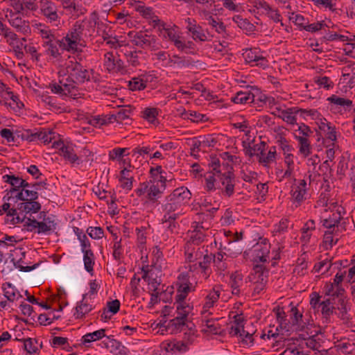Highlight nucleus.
<instances>
[{
	"mask_svg": "<svg viewBox=\"0 0 355 355\" xmlns=\"http://www.w3.org/2000/svg\"><path fill=\"white\" fill-rule=\"evenodd\" d=\"M98 21L96 11L92 12L89 18L78 20L69 28L65 36L58 39L56 37L42 43L44 54L50 59L58 60L61 57L59 47L71 53L81 52L88 42L92 40Z\"/></svg>",
	"mask_w": 355,
	"mask_h": 355,
	"instance_id": "nucleus-1",
	"label": "nucleus"
},
{
	"mask_svg": "<svg viewBox=\"0 0 355 355\" xmlns=\"http://www.w3.org/2000/svg\"><path fill=\"white\" fill-rule=\"evenodd\" d=\"M330 212L328 216L327 209H324V213L321 216V223L327 229L334 228L336 231H345L346 222L343 216L345 214V209L337 204H332V208H330Z\"/></svg>",
	"mask_w": 355,
	"mask_h": 355,
	"instance_id": "nucleus-2",
	"label": "nucleus"
},
{
	"mask_svg": "<svg viewBox=\"0 0 355 355\" xmlns=\"http://www.w3.org/2000/svg\"><path fill=\"white\" fill-rule=\"evenodd\" d=\"M78 85L79 84L73 78L66 73L59 80L58 83H51L49 88L54 94L76 98L81 94L78 89Z\"/></svg>",
	"mask_w": 355,
	"mask_h": 355,
	"instance_id": "nucleus-3",
	"label": "nucleus"
},
{
	"mask_svg": "<svg viewBox=\"0 0 355 355\" xmlns=\"http://www.w3.org/2000/svg\"><path fill=\"white\" fill-rule=\"evenodd\" d=\"M38 13L47 24L55 26L60 24L62 15L59 6L52 0H39Z\"/></svg>",
	"mask_w": 355,
	"mask_h": 355,
	"instance_id": "nucleus-4",
	"label": "nucleus"
},
{
	"mask_svg": "<svg viewBox=\"0 0 355 355\" xmlns=\"http://www.w3.org/2000/svg\"><path fill=\"white\" fill-rule=\"evenodd\" d=\"M131 43L142 49H150L156 51L159 49L157 43V39L155 35L148 34L146 31H131L127 34Z\"/></svg>",
	"mask_w": 355,
	"mask_h": 355,
	"instance_id": "nucleus-5",
	"label": "nucleus"
},
{
	"mask_svg": "<svg viewBox=\"0 0 355 355\" xmlns=\"http://www.w3.org/2000/svg\"><path fill=\"white\" fill-rule=\"evenodd\" d=\"M67 75L73 78L79 85L89 80V71L73 56H69L64 63Z\"/></svg>",
	"mask_w": 355,
	"mask_h": 355,
	"instance_id": "nucleus-6",
	"label": "nucleus"
},
{
	"mask_svg": "<svg viewBox=\"0 0 355 355\" xmlns=\"http://www.w3.org/2000/svg\"><path fill=\"white\" fill-rule=\"evenodd\" d=\"M135 193L142 200L150 203H155L164 193L149 180L139 183L138 187L135 190Z\"/></svg>",
	"mask_w": 355,
	"mask_h": 355,
	"instance_id": "nucleus-7",
	"label": "nucleus"
},
{
	"mask_svg": "<svg viewBox=\"0 0 355 355\" xmlns=\"http://www.w3.org/2000/svg\"><path fill=\"white\" fill-rule=\"evenodd\" d=\"M176 306L174 318L168 322V326L173 328V331L183 330L186 327L188 315L191 312L193 306L189 302L174 303Z\"/></svg>",
	"mask_w": 355,
	"mask_h": 355,
	"instance_id": "nucleus-8",
	"label": "nucleus"
},
{
	"mask_svg": "<svg viewBox=\"0 0 355 355\" xmlns=\"http://www.w3.org/2000/svg\"><path fill=\"white\" fill-rule=\"evenodd\" d=\"M3 203L0 206V216L5 215V222L9 225H17L24 221V218H20L17 212V207L12 205L17 202L15 198H9L8 200H3Z\"/></svg>",
	"mask_w": 355,
	"mask_h": 355,
	"instance_id": "nucleus-9",
	"label": "nucleus"
},
{
	"mask_svg": "<svg viewBox=\"0 0 355 355\" xmlns=\"http://www.w3.org/2000/svg\"><path fill=\"white\" fill-rule=\"evenodd\" d=\"M2 179L4 182L9 184L11 187L4 191V196L3 200H8L9 198H15L20 189L24 186L28 185V182L18 176L15 175L12 173L6 174L3 175Z\"/></svg>",
	"mask_w": 355,
	"mask_h": 355,
	"instance_id": "nucleus-10",
	"label": "nucleus"
},
{
	"mask_svg": "<svg viewBox=\"0 0 355 355\" xmlns=\"http://www.w3.org/2000/svg\"><path fill=\"white\" fill-rule=\"evenodd\" d=\"M218 185L223 195L226 197H231L234 193L235 177L232 172L226 171L223 173L218 174Z\"/></svg>",
	"mask_w": 355,
	"mask_h": 355,
	"instance_id": "nucleus-11",
	"label": "nucleus"
},
{
	"mask_svg": "<svg viewBox=\"0 0 355 355\" xmlns=\"http://www.w3.org/2000/svg\"><path fill=\"white\" fill-rule=\"evenodd\" d=\"M327 101L330 105L331 111L341 114L343 111L349 112L354 105L352 100L336 94H332L328 97Z\"/></svg>",
	"mask_w": 355,
	"mask_h": 355,
	"instance_id": "nucleus-12",
	"label": "nucleus"
},
{
	"mask_svg": "<svg viewBox=\"0 0 355 355\" xmlns=\"http://www.w3.org/2000/svg\"><path fill=\"white\" fill-rule=\"evenodd\" d=\"M103 64L105 68L112 73L124 74L127 71L123 61L114 56L112 52L105 53Z\"/></svg>",
	"mask_w": 355,
	"mask_h": 355,
	"instance_id": "nucleus-13",
	"label": "nucleus"
},
{
	"mask_svg": "<svg viewBox=\"0 0 355 355\" xmlns=\"http://www.w3.org/2000/svg\"><path fill=\"white\" fill-rule=\"evenodd\" d=\"M186 24V29L191 38L196 42H206L209 40V34H206L196 19L192 18H187L184 20Z\"/></svg>",
	"mask_w": 355,
	"mask_h": 355,
	"instance_id": "nucleus-14",
	"label": "nucleus"
},
{
	"mask_svg": "<svg viewBox=\"0 0 355 355\" xmlns=\"http://www.w3.org/2000/svg\"><path fill=\"white\" fill-rule=\"evenodd\" d=\"M149 180L156 185L161 191L164 192L166 188V183L172 180H168L166 172L163 170L162 166L151 167L149 171Z\"/></svg>",
	"mask_w": 355,
	"mask_h": 355,
	"instance_id": "nucleus-15",
	"label": "nucleus"
},
{
	"mask_svg": "<svg viewBox=\"0 0 355 355\" xmlns=\"http://www.w3.org/2000/svg\"><path fill=\"white\" fill-rule=\"evenodd\" d=\"M10 25L15 31L24 35H29L31 33L30 21L17 13H12L8 18Z\"/></svg>",
	"mask_w": 355,
	"mask_h": 355,
	"instance_id": "nucleus-16",
	"label": "nucleus"
},
{
	"mask_svg": "<svg viewBox=\"0 0 355 355\" xmlns=\"http://www.w3.org/2000/svg\"><path fill=\"white\" fill-rule=\"evenodd\" d=\"M270 244L266 241L256 243L250 250L255 262L266 263L269 259Z\"/></svg>",
	"mask_w": 355,
	"mask_h": 355,
	"instance_id": "nucleus-17",
	"label": "nucleus"
},
{
	"mask_svg": "<svg viewBox=\"0 0 355 355\" xmlns=\"http://www.w3.org/2000/svg\"><path fill=\"white\" fill-rule=\"evenodd\" d=\"M243 55L245 62L252 66H257L263 69L268 66L267 59L257 49H247Z\"/></svg>",
	"mask_w": 355,
	"mask_h": 355,
	"instance_id": "nucleus-18",
	"label": "nucleus"
},
{
	"mask_svg": "<svg viewBox=\"0 0 355 355\" xmlns=\"http://www.w3.org/2000/svg\"><path fill=\"white\" fill-rule=\"evenodd\" d=\"M42 182H36L32 185L28 182L26 187H22L20 191L17 193L15 199L18 201H24L28 200H37L38 198L37 189Z\"/></svg>",
	"mask_w": 355,
	"mask_h": 355,
	"instance_id": "nucleus-19",
	"label": "nucleus"
},
{
	"mask_svg": "<svg viewBox=\"0 0 355 355\" xmlns=\"http://www.w3.org/2000/svg\"><path fill=\"white\" fill-rule=\"evenodd\" d=\"M163 215L179 217L182 216L183 212V208L175 202L174 200H172L168 196H166L164 202L162 205Z\"/></svg>",
	"mask_w": 355,
	"mask_h": 355,
	"instance_id": "nucleus-20",
	"label": "nucleus"
},
{
	"mask_svg": "<svg viewBox=\"0 0 355 355\" xmlns=\"http://www.w3.org/2000/svg\"><path fill=\"white\" fill-rule=\"evenodd\" d=\"M88 293L84 294L82 300L76 304L73 313L76 319H83L87 313L94 309V304L88 301Z\"/></svg>",
	"mask_w": 355,
	"mask_h": 355,
	"instance_id": "nucleus-21",
	"label": "nucleus"
},
{
	"mask_svg": "<svg viewBox=\"0 0 355 355\" xmlns=\"http://www.w3.org/2000/svg\"><path fill=\"white\" fill-rule=\"evenodd\" d=\"M53 147L58 148L60 150V155L71 164H80V159L76 154L73 148L69 146H66L62 141H53Z\"/></svg>",
	"mask_w": 355,
	"mask_h": 355,
	"instance_id": "nucleus-22",
	"label": "nucleus"
},
{
	"mask_svg": "<svg viewBox=\"0 0 355 355\" xmlns=\"http://www.w3.org/2000/svg\"><path fill=\"white\" fill-rule=\"evenodd\" d=\"M290 320L292 325L295 326V329L299 331H305L309 325V322L304 320L302 313L295 306H293L290 310Z\"/></svg>",
	"mask_w": 355,
	"mask_h": 355,
	"instance_id": "nucleus-23",
	"label": "nucleus"
},
{
	"mask_svg": "<svg viewBox=\"0 0 355 355\" xmlns=\"http://www.w3.org/2000/svg\"><path fill=\"white\" fill-rule=\"evenodd\" d=\"M203 19L217 33L224 35L226 33V27L222 20L214 17L210 12L205 11L203 12Z\"/></svg>",
	"mask_w": 355,
	"mask_h": 355,
	"instance_id": "nucleus-24",
	"label": "nucleus"
},
{
	"mask_svg": "<svg viewBox=\"0 0 355 355\" xmlns=\"http://www.w3.org/2000/svg\"><path fill=\"white\" fill-rule=\"evenodd\" d=\"M220 286H214L209 291L207 295L205 297V302L202 306V313L205 314L209 311V309L214 307V304L218 302L220 295Z\"/></svg>",
	"mask_w": 355,
	"mask_h": 355,
	"instance_id": "nucleus-25",
	"label": "nucleus"
},
{
	"mask_svg": "<svg viewBox=\"0 0 355 355\" xmlns=\"http://www.w3.org/2000/svg\"><path fill=\"white\" fill-rule=\"evenodd\" d=\"M172 200H174L175 202L183 208V207L187 204L191 198V193L185 187H178L173 190V191L168 195Z\"/></svg>",
	"mask_w": 355,
	"mask_h": 355,
	"instance_id": "nucleus-26",
	"label": "nucleus"
},
{
	"mask_svg": "<svg viewBox=\"0 0 355 355\" xmlns=\"http://www.w3.org/2000/svg\"><path fill=\"white\" fill-rule=\"evenodd\" d=\"M307 184L306 180H300L298 184H295L291 189V196L294 202L300 204L306 199Z\"/></svg>",
	"mask_w": 355,
	"mask_h": 355,
	"instance_id": "nucleus-27",
	"label": "nucleus"
},
{
	"mask_svg": "<svg viewBox=\"0 0 355 355\" xmlns=\"http://www.w3.org/2000/svg\"><path fill=\"white\" fill-rule=\"evenodd\" d=\"M268 277V270L261 264H257L253 268V272L249 275L248 278L252 283H267Z\"/></svg>",
	"mask_w": 355,
	"mask_h": 355,
	"instance_id": "nucleus-28",
	"label": "nucleus"
},
{
	"mask_svg": "<svg viewBox=\"0 0 355 355\" xmlns=\"http://www.w3.org/2000/svg\"><path fill=\"white\" fill-rule=\"evenodd\" d=\"M241 253V250L232 251L230 248L220 243L218 251L213 255V263H215L216 260L223 262L228 261L229 259L236 257Z\"/></svg>",
	"mask_w": 355,
	"mask_h": 355,
	"instance_id": "nucleus-29",
	"label": "nucleus"
},
{
	"mask_svg": "<svg viewBox=\"0 0 355 355\" xmlns=\"http://www.w3.org/2000/svg\"><path fill=\"white\" fill-rule=\"evenodd\" d=\"M345 231H336V229H327L323 235V246L325 250L331 249L333 245H336L338 241L341 234Z\"/></svg>",
	"mask_w": 355,
	"mask_h": 355,
	"instance_id": "nucleus-30",
	"label": "nucleus"
},
{
	"mask_svg": "<svg viewBox=\"0 0 355 355\" xmlns=\"http://www.w3.org/2000/svg\"><path fill=\"white\" fill-rule=\"evenodd\" d=\"M33 27L35 33L41 37L42 43L56 37L54 31L44 23L36 22L33 25Z\"/></svg>",
	"mask_w": 355,
	"mask_h": 355,
	"instance_id": "nucleus-31",
	"label": "nucleus"
},
{
	"mask_svg": "<svg viewBox=\"0 0 355 355\" xmlns=\"http://www.w3.org/2000/svg\"><path fill=\"white\" fill-rule=\"evenodd\" d=\"M202 251L198 246L191 245L187 243L185 246V259L189 264L198 263L202 259Z\"/></svg>",
	"mask_w": 355,
	"mask_h": 355,
	"instance_id": "nucleus-32",
	"label": "nucleus"
},
{
	"mask_svg": "<svg viewBox=\"0 0 355 355\" xmlns=\"http://www.w3.org/2000/svg\"><path fill=\"white\" fill-rule=\"evenodd\" d=\"M17 209L25 214L37 213L41 209V204L37 200L21 201L17 204Z\"/></svg>",
	"mask_w": 355,
	"mask_h": 355,
	"instance_id": "nucleus-33",
	"label": "nucleus"
},
{
	"mask_svg": "<svg viewBox=\"0 0 355 355\" xmlns=\"http://www.w3.org/2000/svg\"><path fill=\"white\" fill-rule=\"evenodd\" d=\"M276 110L278 112V117L284 122L291 125L297 124L296 115L298 114V107H293L286 110L276 108Z\"/></svg>",
	"mask_w": 355,
	"mask_h": 355,
	"instance_id": "nucleus-34",
	"label": "nucleus"
},
{
	"mask_svg": "<svg viewBox=\"0 0 355 355\" xmlns=\"http://www.w3.org/2000/svg\"><path fill=\"white\" fill-rule=\"evenodd\" d=\"M131 114L132 110L129 107H122L117 111H114L109 114L110 123L116 122L126 124V121L130 119Z\"/></svg>",
	"mask_w": 355,
	"mask_h": 355,
	"instance_id": "nucleus-35",
	"label": "nucleus"
},
{
	"mask_svg": "<svg viewBox=\"0 0 355 355\" xmlns=\"http://www.w3.org/2000/svg\"><path fill=\"white\" fill-rule=\"evenodd\" d=\"M229 284L232 288V293L239 296L241 293V287L243 284V275L236 271L230 275Z\"/></svg>",
	"mask_w": 355,
	"mask_h": 355,
	"instance_id": "nucleus-36",
	"label": "nucleus"
},
{
	"mask_svg": "<svg viewBox=\"0 0 355 355\" xmlns=\"http://www.w3.org/2000/svg\"><path fill=\"white\" fill-rule=\"evenodd\" d=\"M232 101L236 104H253L256 107L255 96L250 92H238L236 95L232 97Z\"/></svg>",
	"mask_w": 355,
	"mask_h": 355,
	"instance_id": "nucleus-37",
	"label": "nucleus"
},
{
	"mask_svg": "<svg viewBox=\"0 0 355 355\" xmlns=\"http://www.w3.org/2000/svg\"><path fill=\"white\" fill-rule=\"evenodd\" d=\"M275 132H277L275 136L276 143L283 150L284 154L289 153L294 150V148L290 145L288 141L286 139L285 134L283 132V128L279 127Z\"/></svg>",
	"mask_w": 355,
	"mask_h": 355,
	"instance_id": "nucleus-38",
	"label": "nucleus"
},
{
	"mask_svg": "<svg viewBox=\"0 0 355 355\" xmlns=\"http://www.w3.org/2000/svg\"><path fill=\"white\" fill-rule=\"evenodd\" d=\"M36 224L37 225V232L38 234H46L56 229V223H55L53 216L44 217L42 221Z\"/></svg>",
	"mask_w": 355,
	"mask_h": 355,
	"instance_id": "nucleus-39",
	"label": "nucleus"
},
{
	"mask_svg": "<svg viewBox=\"0 0 355 355\" xmlns=\"http://www.w3.org/2000/svg\"><path fill=\"white\" fill-rule=\"evenodd\" d=\"M320 311L322 313L323 323L331 322V316L335 311V307L330 299L322 300V304L320 306Z\"/></svg>",
	"mask_w": 355,
	"mask_h": 355,
	"instance_id": "nucleus-40",
	"label": "nucleus"
},
{
	"mask_svg": "<svg viewBox=\"0 0 355 355\" xmlns=\"http://www.w3.org/2000/svg\"><path fill=\"white\" fill-rule=\"evenodd\" d=\"M105 331V329H101L94 332L86 334L81 338V344L85 347H89V343L106 337Z\"/></svg>",
	"mask_w": 355,
	"mask_h": 355,
	"instance_id": "nucleus-41",
	"label": "nucleus"
},
{
	"mask_svg": "<svg viewBox=\"0 0 355 355\" xmlns=\"http://www.w3.org/2000/svg\"><path fill=\"white\" fill-rule=\"evenodd\" d=\"M2 289L5 297L10 302H13L22 297L19 291L9 282L3 284Z\"/></svg>",
	"mask_w": 355,
	"mask_h": 355,
	"instance_id": "nucleus-42",
	"label": "nucleus"
},
{
	"mask_svg": "<svg viewBox=\"0 0 355 355\" xmlns=\"http://www.w3.org/2000/svg\"><path fill=\"white\" fill-rule=\"evenodd\" d=\"M178 29V26L175 24H166L164 28L159 32V35L162 37V39L171 42L181 33Z\"/></svg>",
	"mask_w": 355,
	"mask_h": 355,
	"instance_id": "nucleus-43",
	"label": "nucleus"
},
{
	"mask_svg": "<svg viewBox=\"0 0 355 355\" xmlns=\"http://www.w3.org/2000/svg\"><path fill=\"white\" fill-rule=\"evenodd\" d=\"M161 110L157 107H146L141 112V117L148 122L157 125L159 123L157 116Z\"/></svg>",
	"mask_w": 355,
	"mask_h": 355,
	"instance_id": "nucleus-44",
	"label": "nucleus"
},
{
	"mask_svg": "<svg viewBox=\"0 0 355 355\" xmlns=\"http://www.w3.org/2000/svg\"><path fill=\"white\" fill-rule=\"evenodd\" d=\"M178 218H179V217L166 215L162 216L161 223L167 232L173 234L177 230L179 227L178 223L177 222Z\"/></svg>",
	"mask_w": 355,
	"mask_h": 355,
	"instance_id": "nucleus-45",
	"label": "nucleus"
},
{
	"mask_svg": "<svg viewBox=\"0 0 355 355\" xmlns=\"http://www.w3.org/2000/svg\"><path fill=\"white\" fill-rule=\"evenodd\" d=\"M166 350L171 352L184 353L189 349V346L182 340H174L167 343Z\"/></svg>",
	"mask_w": 355,
	"mask_h": 355,
	"instance_id": "nucleus-46",
	"label": "nucleus"
},
{
	"mask_svg": "<svg viewBox=\"0 0 355 355\" xmlns=\"http://www.w3.org/2000/svg\"><path fill=\"white\" fill-rule=\"evenodd\" d=\"M276 147L272 146L270 148L268 153H265V150L258 154L259 162L263 164L264 166H267L269 164L275 162L276 159Z\"/></svg>",
	"mask_w": 355,
	"mask_h": 355,
	"instance_id": "nucleus-47",
	"label": "nucleus"
},
{
	"mask_svg": "<svg viewBox=\"0 0 355 355\" xmlns=\"http://www.w3.org/2000/svg\"><path fill=\"white\" fill-rule=\"evenodd\" d=\"M171 42L177 48V49L182 52L187 53V50L193 49V43L191 41L186 42L181 33L173 39Z\"/></svg>",
	"mask_w": 355,
	"mask_h": 355,
	"instance_id": "nucleus-48",
	"label": "nucleus"
},
{
	"mask_svg": "<svg viewBox=\"0 0 355 355\" xmlns=\"http://www.w3.org/2000/svg\"><path fill=\"white\" fill-rule=\"evenodd\" d=\"M315 229V224L313 220H309L302 228L301 241L305 243L309 242L312 232Z\"/></svg>",
	"mask_w": 355,
	"mask_h": 355,
	"instance_id": "nucleus-49",
	"label": "nucleus"
},
{
	"mask_svg": "<svg viewBox=\"0 0 355 355\" xmlns=\"http://www.w3.org/2000/svg\"><path fill=\"white\" fill-rule=\"evenodd\" d=\"M87 119V123L89 125L96 128H101L103 125H108L110 123L109 114L91 116Z\"/></svg>",
	"mask_w": 355,
	"mask_h": 355,
	"instance_id": "nucleus-50",
	"label": "nucleus"
},
{
	"mask_svg": "<svg viewBox=\"0 0 355 355\" xmlns=\"http://www.w3.org/2000/svg\"><path fill=\"white\" fill-rule=\"evenodd\" d=\"M243 146L245 149V155L250 157H253L256 155L258 157V154L261 153L263 150H265L266 143L261 141L259 144L251 146L250 143L243 141Z\"/></svg>",
	"mask_w": 355,
	"mask_h": 355,
	"instance_id": "nucleus-51",
	"label": "nucleus"
},
{
	"mask_svg": "<svg viewBox=\"0 0 355 355\" xmlns=\"http://www.w3.org/2000/svg\"><path fill=\"white\" fill-rule=\"evenodd\" d=\"M306 340V345L313 350L320 351L323 343L322 336L320 334H315L310 336L308 338H304Z\"/></svg>",
	"mask_w": 355,
	"mask_h": 355,
	"instance_id": "nucleus-52",
	"label": "nucleus"
},
{
	"mask_svg": "<svg viewBox=\"0 0 355 355\" xmlns=\"http://www.w3.org/2000/svg\"><path fill=\"white\" fill-rule=\"evenodd\" d=\"M187 268H189V271L191 272V273L200 272L201 276L205 279H207L211 273V269L210 266H201L200 264L192 263L188 265Z\"/></svg>",
	"mask_w": 355,
	"mask_h": 355,
	"instance_id": "nucleus-53",
	"label": "nucleus"
},
{
	"mask_svg": "<svg viewBox=\"0 0 355 355\" xmlns=\"http://www.w3.org/2000/svg\"><path fill=\"white\" fill-rule=\"evenodd\" d=\"M353 164H350L349 156L348 155H343L338 164L337 173L342 177L345 176L346 171Z\"/></svg>",
	"mask_w": 355,
	"mask_h": 355,
	"instance_id": "nucleus-54",
	"label": "nucleus"
},
{
	"mask_svg": "<svg viewBox=\"0 0 355 355\" xmlns=\"http://www.w3.org/2000/svg\"><path fill=\"white\" fill-rule=\"evenodd\" d=\"M299 153L303 157H308L312 152L311 141L309 139L297 138Z\"/></svg>",
	"mask_w": 355,
	"mask_h": 355,
	"instance_id": "nucleus-55",
	"label": "nucleus"
},
{
	"mask_svg": "<svg viewBox=\"0 0 355 355\" xmlns=\"http://www.w3.org/2000/svg\"><path fill=\"white\" fill-rule=\"evenodd\" d=\"M82 252L83 253V262L85 269L88 272H93L95 261L94 252L92 250H87Z\"/></svg>",
	"mask_w": 355,
	"mask_h": 355,
	"instance_id": "nucleus-56",
	"label": "nucleus"
},
{
	"mask_svg": "<svg viewBox=\"0 0 355 355\" xmlns=\"http://www.w3.org/2000/svg\"><path fill=\"white\" fill-rule=\"evenodd\" d=\"M332 266L331 260L327 258L315 263L313 272L315 273L327 274Z\"/></svg>",
	"mask_w": 355,
	"mask_h": 355,
	"instance_id": "nucleus-57",
	"label": "nucleus"
},
{
	"mask_svg": "<svg viewBox=\"0 0 355 355\" xmlns=\"http://www.w3.org/2000/svg\"><path fill=\"white\" fill-rule=\"evenodd\" d=\"M202 331L206 333L219 334L220 333V327L217 320H207L202 325Z\"/></svg>",
	"mask_w": 355,
	"mask_h": 355,
	"instance_id": "nucleus-58",
	"label": "nucleus"
},
{
	"mask_svg": "<svg viewBox=\"0 0 355 355\" xmlns=\"http://www.w3.org/2000/svg\"><path fill=\"white\" fill-rule=\"evenodd\" d=\"M290 221L287 218H282L279 222L273 226L272 231L274 236L282 235L288 232Z\"/></svg>",
	"mask_w": 355,
	"mask_h": 355,
	"instance_id": "nucleus-59",
	"label": "nucleus"
},
{
	"mask_svg": "<svg viewBox=\"0 0 355 355\" xmlns=\"http://www.w3.org/2000/svg\"><path fill=\"white\" fill-rule=\"evenodd\" d=\"M16 340L21 341L24 343V348L28 354H33L37 352L38 350V343L36 339L35 338H25V339H18L16 338Z\"/></svg>",
	"mask_w": 355,
	"mask_h": 355,
	"instance_id": "nucleus-60",
	"label": "nucleus"
},
{
	"mask_svg": "<svg viewBox=\"0 0 355 355\" xmlns=\"http://www.w3.org/2000/svg\"><path fill=\"white\" fill-rule=\"evenodd\" d=\"M277 320L279 323L278 326L281 329V331L288 332L289 324L287 322L286 315L283 309H278L276 311Z\"/></svg>",
	"mask_w": 355,
	"mask_h": 355,
	"instance_id": "nucleus-61",
	"label": "nucleus"
},
{
	"mask_svg": "<svg viewBox=\"0 0 355 355\" xmlns=\"http://www.w3.org/2000/svg\"><path fill=\"white\" fill-rule=\"evenodd\" d=\"M296 125H297V129H295V131L298 132V135H295V139L296 140H297V138H305L307 139L313 134V131L307 125L303 123Z\"/></svg>",
	"mask_w": 355,
	"mask_h": 355,
	"instance_id": "nucleus-62",
	"label": "nucleus"
},
{
	"mask_svg": "<svg viewBox=\"0 0 355 355\" xmlns=\"http://www.w3.org/2000/svg\"><path fill=\"white\" fill-rule=\"evenodd\" d=\"M232 21L241 29L248 31H252L254 29V25L247 19H243L241 15H237L234 16L232 17Z\"/></svg>",
	"mask_w": 355,
	"mask_h": 355,
	"instance_id": "nucleus-63",
	"label": "nucleus"
},
{
	"mask_svg": "<svg viewBox=\"0 0 355 355\" xmlns=\"http://www.w3.org/2000/svg\"><path fill=\"white\" fill-rule=\"evenodd\" d=\"M218 182V174H209L205 178V189L208 191H214L218 187L216 182Z\"/></svg>",
	"mask_w": 355,
	"mask_h": 355,
	"instance_id": "nucleus-64",
	"label": "nucleus"
}]
</instances>
